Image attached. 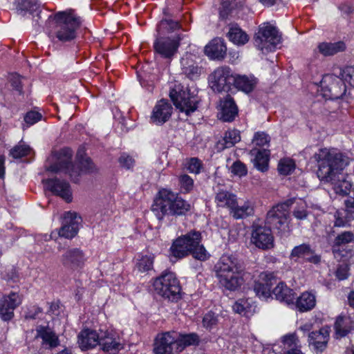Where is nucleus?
Segmentation results:
<instances>
[{"instance_id":"e433bc0d","label":"nucleus","mask_w":354,"mask_h":354,"mask_svg":"<svg viewBox=\"0 0 354 354\" xmlns=\"http://www.w3.org/2000/svg\"><path fill=\"white\" fill-rule=\"evenodd\" d=\"M316 305L314 295L305 292L299 297L296 301V307L300 312H306L312 310Z\"/></svg>"},{"instance_id":"bb28decb","label":"nucleus","mask_w":354,"mask_h":354,"mask_svg":"<svg viewBox=\"0 0 354 354\" xmlns=\"http://www.w3.org/2000/svg\"><path fill=\"white\" fill-rule=\"evenodd\" d=\"M77 214L68 212L64 214L62 226L59 230L60 236L72 239L78 232V222L76 221Z\"/></svg>"},{"instance_id":"5701e85b","label":"nucleus","mask_w":354,"mask_h":354,"mask_svg":"<svg viewBox=\"0 0 354 354\" xmlns=\"http://www.w3.org/2000/svg\"><path fill=\"white\" fill-rule=\"evenodd\" d=\"M35 330L36 337L41 339V345L46 349H53L59 345V336L48 326L39 325Z\"/></svg>"},{"instance_id":"a211bd4d","label":"nucleus","mask_w":354,"mask_h":354,"mask_svg":"<svg viewBox=\"0 0 354 354\" xmlns=\"http://www.w3.org/2000/svg\"><path fill=\"white\" fill-rule=\"evenodd\" d=\"M42 183L53 194L60 196L68 203L72 201V192L67 181L55 178L44 179Z\"/></svg>"},{"instance_id":"423d86ee","label":"nucleus","mask_w":354,"mask_h":354,"mask_svg":"<svg viewBox=\"0 0 354 354\" xmlns=\"http://www.w3.org/2000/svg\"><path fill=\"white\" fill-rule=\"evenodd\" d=\"M294 203V199H289L285 203L277 204L270 209L265 220V225L277 230L281 235H286L290 231L289 223V207Z\"/></svg>"},{"instance_id":"8fccbe9b","label":"nucleus","mask_w":354,"mask_h":354,"mask_svg":"<svg viewBox=\"0 0 354 354\" xmlns=\"http://www.w3.org/2000/svg\"><path fill=\"white\" fill-rule=\"evenodd\" d=\"M19 8L22 10L33 12L39 8L40 4L37 2V0H23L19 4Z\"/></svg>"},{"instance_id":"e2e57ef3","label":"nucleus","mask_w":354,"mask_h":354,"mask_svg":"<svg viewBox=\"0 0 354 354\" xmlns=\"http://www.w3.org/2000/svg\"><path fill=\"white\" fill-rule=\"evenodd\" d=\"M10 82L12 87L19 93H22V86L21 82V77L18 75H12L10 77Z\"/></svg>"},{"instance_id":"a19ab883","label":"nucleus","mask_w":354,"mask_h":354,"mask_svg":"<svg viewBox=\"0 0 354 354\" xmlns=\"http://www.w3.org/2000/svg\"><path fill=\"white\" fill-rule=\"evenodd\" d=\"M77 158L79 160V165H80L82 172L93 174L97 171V169L92 160L89 157H84L81 150L77 151Z\"/></svg>"},{"instance_id":"6e6552de","label":"nucleus","mask_w":354,"mask_h":354,"mask_svg":"<svg viewBox=\"0 0 354 354\" xmlns=\"http://www.w3.org/2000/svg\"><path fill=\"white\" fill-rule=\"evenodd\" d=\"M169 96L175 106L181 112L189 115L198 108L200 98L187 87H183L180 84L176 85L170 91Z\"/></svg>"},{"instance_id":"0e129e2a","label":"nucleus","mask_w":354,"mask_h":354,"mask_svg":"<svg viewBox=\"0 0 354 354\" xmlns=\"http://www.w3.org/2000/svg\"><path fill=\"white\" fill-rule=\"evenodd\" d=\"M296 341L297 337L294 334H289L283 336L282 337V342L285 346H287L288 348H291L292 346H296Z\"/></svg>"},{"instance_id":"0eeeda50","label":"nucleus","mask_w":354,"mask_h":354,"mask_svg":"<svg viewBox=\"0 0 354 354\" xmlns=\"http://www.w3.org/2000/svg\"><path fill=\"white\" fill-rule=\"evenodd\" d=\"M155 292L161 297L174 301L180 299V286L175 274L163 272L153 282Z\"/></svg>"},{"instance_id":"79ce46f5","label":"nucleus","mask_w":354,"mask_h":354,"mask_svg":"<svg viewBox=\"0 0 354 354\" xmlns=\"http://www.w3.org/2000/svg\"><path fill=\"white\" fill-rule=\"evenodd\" d=\"M180 28V25L178 21H175L171 19H163L158 24L157 31L159 35H164L166 32H174Z\"/></svg>"},{"instance_id":"680f3d73","label":"nucleus","mask_w":354,"mask_h":354,"mask_svg":"<svg viewBox=\"0 0 354 354\" xmlns=\"http://www.w3.org/2000/svg\"><path fill=\"white\" fill-rule=\"evenodd\" d=\"M119 162L122 167L130 169L133 167L134 160L131 156L123 153L119 158Z\"/></svg>"},{"instance_id":"72a5a7b5","label":"nucleus","mask_w":354,"mask_h":354,"mask_svg":"<svg viewBox=\"0 0 354 354\" xmlns=\"http://www.w3.org/2000/svg\"><path fill=\"white\" fill-rule=\"evenodd\" d=\"M257 84V80L253 76L234 75L233 84L236 88L246 93L252 92Z\"/></svg>"},{"instance_id":"69168bd1","label":"nucleus","mask_w":354,"mask_h":354,"mask_svg":"<svg viewBox=\"0 0 354 354\" xmlns=\"http://www.w3.org/2000/svg\"><path fill=\"white\" fill-rule=\"evenodd\" d=\"M245 301L243 300L237 301L233 306V310L239 314H241L245 310Z\"/></svg>"},{"instance_id":"393cba45","label":"nucleus","mask_w":354,"mask_h":354,"mask_svg":"<svg viewBox=\"0 0 354 354\" xmlns=\"http://www.w3.org/2000/svg\"><path fill=\"white\" fill-rule=\"evenodd\" d=\"M172 106L171 104L165 100H161L158 102L154 106L151 120L156 124H162L169 120L172 113Z\"/></svg>"},{"instance_id":"09e8293b","label":"nucleus","mask_w":354,"mask_h":354,"mask_svg":"<svg viewBox=\"0 0 354 354\" xmlns=\"http://www.w3.org/2000/svg\"><path fill=\"white\" fill-rule=\"evenodd\" d=\"M183 73L190 80L198 78L201 74V68L194 64L183 66Z\"/></svg>"},{"instance_id":"864d4df0","label":"nucleus","mask_w":354,"mask_h":354,"mask_svg":"<svg viewBox=\"0 0 354 354\" xmlns=\"http://www.w3.org/2000/svg\"><path fill=\"white\" fill-rule=\"evenodd\" d=\"M221 1H222L221 7L220 8L219 14H220V17L222 19H225L230 14L232 9L234 7H236L237 5L233 4L229 0H221Z\"/></svg>"},{"instance_id":"7c9ffc66","label":"nucleus","mask_w":354,"mask_h":354,"mask_svg":"<svg viewBox=\"0 0 354 354\" xmlns=\"http://www.w3.org/2000/svg\"><path fill=\"white\" fill-rule=\"evenodd\" d=\"M276 287L272 290V293L277 300L288 304H293L295 300V292L283 281H279L275 284Z\"/></svg>"},{"instance_id":"4be33fe9","label":"nucleus","mask_w":354,"mask_h":354,"mask_svg":"<svg viewBox=\"0 0 354 354\" xmlns=\"http://www.w3.org/2000/svg\"><path fill=\"white\" fill-rule=\"evenodd\" d=\"M98 345L103 351L110 354H116L123 348L119 336L109 331L101 332Z\"/></svg>"},{"instance_id":"49530a36","label":"nucleus","mask_w":354,"mask_h":354,"mask_svg":"<svg viewBox=\"0 0 354 354\" xmlns=\"http://www.w3.org/2000/svg\"><path fill=\"white\" fill-rule=\"evenodd\" d=\"M179 183L181 189H183L185 193H188L193 189L194 180L187 174H183L179 176Z\"/></svg>"},{"instance_id":"dca6fc26","label":"nucleus","mask_w":354,"mask_h":354,"mask_svg":"<svg viewBox=\"0 0 354 354\" xmlns=\"http://www.w3.org/2000/svg\"><path fill=\"white\" fill-rule=\"evenodd\" d=\"M177 333L165 332L158 334L154 342L153 352L155 354H172L176 349Z\"/></svg>"},{"instance_id":"cd10ccee","label":"nucleus","mask_w":354,"mask_h":354,"mask_svg":"<svg viewBox=\"0 0 354 354\" xmlns=\"http://www.w3.org/2000/svg\"><path fill=\"white\" fill-rule=\"evenodd\" d=\"M220 119L223 122H232L238 115V107L234 99L229 95L221 100Z\"/></svg>"},{"instance_id":"a18cd8bd","label":"nucleus","mask_w":354,"mask_h":354,"mask_svg":"<svg viewBox=\"0 0 354 354\" xmlns=\"http://www.w3.org/2000/svg\"><path fill=\"white\" fill-rule=\"evenodd\" d=\"M153 255H145L142 256L139 259L137 267L140 272H147L153 268Z\"/></svg>"},{"instance_id":"7ed1b4c3","label":"nucleus","mask_w":354,"mask_h":354,"mask_svg":"<svg viewBox=\"0 0 354 354\" xmlns=\"http://www.w3.org/2000/svg\"><path fill=\"white\" fill-rule=\"evenodd\" d=\"M191 209L190 204L170 189H161L156 194L151 211L161 221L165 215L182 216Z\"/></svg>"},{"instance_id":"de8ad7c7","label":"nucleus","mask_w":354,"mask_h":354,"mask_svg":"<svg viewBox=\"0 0 354 354\" xmlns=\"http://www.w3.org/2000/svg\"><path fill=\"white\" fill-rule=\"evenodd\" d=\"M295 169V165L291 160H281L278 165V171L281 174L288 175Z\"/></svg>"},{"instance_id":"b1692460","label":"nucleus","mask_w":354,"mask_h":354,"mask_svg":"<svg viewBox=\"0 0 354 354\" xmlns=\"http://www.w3.org/2000/svg\"><path fill=\"white\" fill-rule=\"evenodd\" d=\"M308 344L312 346L317 354L322 353L326 348L329 339V330L328 328H322L319 330L309 333Z\"/></svg>"},{"instance_id":"052dcab7","label":"nucleus","mask_w":354,"mask_h":354,"mask_svg":"<svg viewBox=\"0 0 354 354\" xmlns=\"http://www.w3.org/2000/svg\"><path fill=\"white\" fill-rule=\"evenodd\" d=\"M344 212H341L339 210H337L335 212L334 217H335V222H334V226L335 227H344L347 224V220L346 219L344 216Z\"/></svg>"},{"instance_id":"774afa93","label":"nucleus","mask_w":354,"mask_h":354,"mask_svg":"<svg viewBox=\"0 0 354 354\" xmlns=\"http://www.w3.org/2000/svg\"><path fill=\"white\" fill-rule=\"evenodd\" d=\"M5 157L0 156V178H3L5 175Z\"/></svg>"},{"instance_id":"ddd939ff","label":"nucleus","mask_w":354,"mask_h":354,"mask_svg":"<svg viewBox=\"0 0 354 354\" xmlns=\"http://www.w3.org/2000/svg\"><path fill=\"white\" fill-rule=\"evenodd\" d=\"M182 38L178 35L174 37L159 35L153 43L155 52L165 59H171L177 53Z\"/></svg>"},{"instance_id":"f257e3e1","label":"nucleus","mask_w":354,"mask_h":354,"mask_svg":"<svg viewBox=\"0 0 354 354\" xmlns=\"http://www.w3.org/2000/svg\"><path fill=\"white\" fill-rule=\"evenodd\" d=\"M317 164V175L321 181L330 183L337 194L346 196L352 185L341 174L348 165L349 158L342 153L326 148L319 149L314 154Z\"/></svg>"},{"instance_id":"f03ea898","label":"nucleus","mask_w":354,"mask_h":354,"mask_svg":"<svg viewBox=\"0 0 354 354\" xmlns=\"http://www.w3.org/2000/svg\"><path fill=\"white\" fill-rule=\"evenodd\" d=\"M214 270L219 283L225 289L235 291L243 283V262L232 254H223Z\"/></svg>"},{"instance_id":"9d476101","label":"nucleus","mask_w":354,"mask_h":354,"mask_svg":"<svg viewBox=\"0 0 354 354\" xmlns=\"http://www.w3.org/2000/svg\"><path fill=\"white\" fill-rule=\"evenodd\" d=\"M60 156L58 161L50 165L47 168V170L54 173L63 171L69 175L72 181L77 183L79 176L82 171L80 165L76 166L72 162V150L69 148L63 149L60 151Z\"/></svg>"},{"instance_id":"bf43d9fd","label":"nucleus","mask_w":354,"mask_h":354,"mask_svg":"<svg viewBox=\"0 0 354 354\" xmlns=\"http://www.w3.org/2000/svg\"><path fill=\"white\" fill-rule=\"evenodd\" d=\"M348 266L346 263L340 264L337 266V270L335 271V277L339 280H344L347 279L348 276Z\"/></svg>"},{"instance_id":"2eb2a0df","label":"nucleus","mask_w":354,"mask_h":354,"mask_svg":"<svg viewBox=\"0 0 354 354\" xmlns=\"http://www.w3.org/2000/svg\"><path fill=\"white\" fill-rule=\"evenodd\" d=\"M277 283V277L272 272H263L254 281V291L259 298L268 299L271 296V288Z\"/></svg>"},{"instance_id":"473e14b6","label":"nucleus","mask_w":354,"mask_h":354,"mask_svg":"<svg viewBox=\"0 0 354 354\" xmlns=\"http://www.w3.org/2000/svg\"><path fill=\"white\" fill-rule=\"evenodd\" d=\"M236 195L227 190L221 189L216 193L215 202L217 206L227 208L230 212L236 205Z\"/></svg>"},{"instance_id":"4d7b16f0","label":"nucleus","mask_w":354,"mask_h":354,"mask_svg":"<svg viewBox=\"0 0 354 354\" xmlns=\"http://www.w3.org/2000/svg\"><path fill=\"white\" fill-rule=\"evenodd\" d=\"M342 77L351 86L354 87V67L349 66L346 68L341 73Z\"/></svg>"},{"instance_id":"ea45409f","label":"nucleus","mask_w":354,"mask_h":354,"mask_svg":"<svg viewBox=\"0 0 354 354\" xmlns=\"http://www.w3.org/2000/svg\"><path fill=\"white\" fill-rule=\"evenodd\" d=\"M228 37L237 45H243L249 40L248 35L238 26H232L230 28Z\"/></svg>"},{"instance_id":"3c124183","label":"nucleus","mask_w":354,"mask_h":354,"mask_svg":"<svg viewBox=\"0 0 354 354\" xmlns=\"http://www.w3.org/2000/svg\"><path fill=\"white\" fill-rule=\"evenodd\" d=\"M30 150V147L27 145H17L10 150V154L14 158H20L28 155Z\"/></svg>"},{"instance_id":"5fc2aeb1","label":"nucleus","mask_w":354,"mask_h":354,"mask_svg":"<svg viewBox=\"0 0 354 354\" xmlns=\"http://www.w3.org/2000/svg\"><path fill=\"white\" fill-rule=\"evenodd\" d=\"M41 114L37 111H29L24 116V121L27 124V127L35 124L41 119Z\"/></svg>"},{"instance_id":"39448f33","label":"nucleus","mask_w":354,"mask_h":354,"mask_svg":"<svg viewBox=\"0 0 354 354\" xmlns=\"http://www.w3.org/2000/svg\"><path fill=\"white\" fill-rule=\"evenodd\" d=\"M201 234L198 231L192 230L176 239L170 248L172 257L182 259L191 254L199 261H205L209 254L201 243Z\"/></svg>"},{"instance_id":"58836bf2","label":"nucleus","mask_w":354,"mask_h":354,"mask_svg":"<svg viewBox=\"0 0 354 354\" xmlns=\"http://www.w3.org/2000/svg\"><path fill=\"white\" fill-rule=\"evenodd\" d=\"M199 337L196 333L180 335L177 333L176 350L182 351L185 347L192 345H198Z\"/></svg>"},{"instance_id":"13d9d810","label":"nucleus","mask_w":354,"mask_h":354,"mask_svg":"<svg viewBox=\"0 0 354 354\" xmlns=\"http://www.w3.org/2000/svg\"><path fill=\"white\" fill-rule=\"evenodd\" d=\"M201 162L197 158H192L187 165V170L194 174H199L201 168Z\"/></svg>"},{"instance_id":"aec40b11","label":"nucleus","mask_w":354,"mask_h":354,"mask_svg":"<svg viewBox=\"0 0 354 354\" xmlns=\"http://www.w3.org/2000/svg\"><path fill=\"white\" fill-rule=\"evenodd\" d=\"M290 258L295 261L302 259L304 261L316 265L321 261V256L317 254L311 246L307 243L294 247L290 252Z\"/></svg>"},{"instance_id":"c756f323","label":"nucleus","mask_w":354,"mask_h":354,"mask_svg":"<svg viewBox=\"0 0 354 354\" xmlns=\"http://www.w3.org/2000/svg\"><path fill=\"white\" fill-rule=\"evenodd\" d=\"M100 335L96 331L85 329L78 335V344L82 351H86L99 344Z\"/></svg>"},{"instance_id":"f3484780","label":"nucleus","mask_w":354,"mask_h":354,"mask_svg":"<svg viewBox=\"0 0 354 354\" xmlns=\"http://www.w3.org/2000/svg\"><path fill=\"white\" fill-rule=\"evenodd\" d=\"M354 243V233L351 231H344L338 234L333 240L332 252L336 259H342L351 254V249H346L344 247Z\"/></svg>"},{"instance_id":"4c0bfd02","label":"nucleus","mask_w":354,"mask_h":354,"mask_svg":"<svg viewBox=\"0 0 354 354\" xmlns=\"http://www.w3.org/2000/svg\"><path fill=\"white\" fill-rule=\"evenodd\" d=\"M240 140L239 131L236 129L229 130L225 133L223 139L218 142V147L221 149L230 148Z\"/></svg>"},{"instance_id":"603ef678","label":"nucleus","mask_w":354,"mask_h":354,"mask_svg":"<svg viewBox=\"0 0 354 354\" xmlns=\"http://www.w3.org/2000/svg\"><path fill=\"white\" fill-rule=\"evenodd\" d=\"M270 141V136L263 131H259L255 133L252 139V142L257 146H264L269 144Z\"/></svg>"},{"instance_id":"f704fd0d","label":"nucleus","mask_w":354,"mask_h":354,"mask_svg":"<svg viewBox=\"0 0 354 354\" xmlns=\"http://www.w3.org/2000/svg\"><path fill=\"white\" fill-rule=\"evenodd\" d=\"M254 212V206L250 201H245L241 205L236 201L230 214L234 219H243L253 215Z\"/></svg>"},{"instance_id":"20e7f679","label":"nucleus","mask_w":354,"mask_h":354,"mask_svg":"<svg viewBox=\"0 0 354 354\" xmlns=\"http://www.w3.org/2000/svg\"><path fill=\"white\" fill-rule=\"evenodd\" d=\"M81 24L80 17L75 16L72 10L59 12L50 15L47 21V30L50 37L62 42L71 41L76 37V31Z\"/></svg>"},{"instance_id":"6e6d98bb","label":"nucleus","mask_w":354,"mask_h":354,"mask_svg":"<svg viewBox=\"0 0 354 354\" xmlns=\"http://www.w3.org/2000/svg\"><path fill=\"white\" fill-rule=\"evenodd\" d=\"M231 169L234 174L239 176H243L247 174V169L245 165L239 160L233 163L231 167Z\"/></svg>"},{"instance_id":"c85d7f7f","label":"nucleus","mask_w":354,"mask_h":354,"mask_svg":"<svg viewBox=\"0 0 354 354\" xmlns=\"http://www.w3.org/2000/svg\"><path fill=\"white\" fill-rule=\"evenodd\" d=\"M336 338H342L354 331V320L349 316L339 315L334 324Z\"/></svg>"},{"instance_id":"9b49d317","label":"nucleus","mask_w":354,"mask_h":354,"mask_svg":"<svg viewBox=\"0 0 354 354\" xmlns=\"http://www.w3.org/2000/svg\"><path fill=\"white\" fill-rule=\"evenodd\" d=\"M234 81V74L229 66L217 68L209 75L211 88L216 92H227Z\"/></svg>"},{"instance_id":"a878e982","label":"nucleus","mask_w":354,"mask_h":354,"mask_svg":"<svg viewBox=\"0 0 354 354\" xmlns=\"http://www.w3.org/2000/svg\"><path fill=\"white\" fill-rule=\"evenodd\" d=\"M205 54L211 59L223 60L227 53V47L223 39L214 38L204 48Z\"/></svg>"},{"instance_id":"338daca9","label":"nucleus","mask_w":354,"mask_h":354,"mask_svg":"<svg viewBox=\"0 0 354 354\" xmlns=\"http://www.w3.org/2000/svg\"><path fill=\"white\" fill-rule=\"evenodd\" d=\"M41 313V309L39 307L34 308L33 310H30L25 315L26 319H35L37 318L38 314Z\"/></svg>"},{"instance_id":"c03bdc74","label":"nucleus","mask_w":354,"mask_h":354,"mask_svg":"<svg viewBox=\"0 0 354 354\" xmlns=\"http://www.w3.org/2000/svg\"><path fill=\"white\" fill-rule=\"evenodd\" d=\"M218 323V316L212 311L207 313L203 319V326L209 330L215 327Z\"/></svg>"},{"instance_id":"412c9836","label":"nucleus","mask_w":354,"mask_h":354,"mask_svg":"<svg viewBox=\"0 0 354 354\" xmlns=\"http://www.w3.org/2000/svg\"><path fill=\"white\" fill-rule=\"evenodd\" d=\"M61 261L65 268L77 270L84 266L86 258L84 253L80 249L71 248L62 256Z\"/></svg>"},{"instance_id":"6ab92c4d","label":"nucleus","mask_w":354,"mask_h":354,"mask_svg":"<svg viewBox=\"0 0 354 354\" xmlns=\"http://www.w3.org/2000/svg\"><path fill=\"white\" fill-rule=\"evenodd\" d=\"M20 297L15 292L5 295L0 301V317L5 322L14 317L15 309L21 304Z\"/></svg>"},{"instance_id":"4468645a","label":"nucleus","mask_w":354,"mask_h":354,"mask_svg":"<svg viewBox=\"0 0 354 354\" xmlns=\"http://www.w3.org/2000/svg\"><path fill=\"white\" fill-rule=\"evenodd\" d=\"M343 77L328 76L322 82V95L328 99L335 100L343 97L346 93V87Z\"/></svg>"},{"instance_id":"c9c22d12","label":"nucleus","mask_w":354,"mask_h":354,"mask_svg":"<svg viewBox=\"0 0 354 354\" xmlns=\"http://www.w3.org/2000/svg\"><path fill=\"white\" fill-rule=\"evenodd\" d=\"M252 155H255L254 159V167L261 171H266L268 169L270 151L266 149L251 151Z\"/></svg>"},{"instance_id":"37998d69","label":"nucleus","mask_w":354,"mask_h":354,"mask_svg":"<svg viewBox=\"0 0 354 354\" xmlns=\"http://www.w3.org/2000/svg\"><path fill=\"white\" fill-rule=\"evenodd\" d=\"M292 215L298 220H304L308 217L307 205L304 201L297 203L292 211Z\"/></svg>"},{"instance_id":"f8f14e48","label":"nucleus","mask_w":354,"mask_h":354,"mask_svg":"<svg viewBox=\"0 0 354 354\" xmlns=\"http://www.w3.org/2000/svg\"><path fill=\"white\" fill-rule=\"evenodd\" d=\"M251 243L263 250L274 247V236L270 227L265 224L254 223L252 225Z\"/></svg>"},{"instance_id":"1a4fd4ad","label":"nucleus","mask_w":354,"mask_h":354,"mask_svg":"<svg viewBox=\"0 0 354 354\" xmlns=\"http://www.w3.org/2000/svg\"><path fill=\"white\" fill-rule=\"evenodd\" d=\"M254 40V46L263 53H267L274 50L281 43V36L275 27L264 24L259 26Z\"/></svg>"},{"instance_id":"2f4dec72","label":"nucleus","mask_w":354,"mask_h":354,"mask_svg":"<svg viewBox=\"0 0 354 354\" xmlns=\"http://www.w3.org/2000/svg\"><path fill=\"white\" fill-rule=\"evenodd\" d=\"M319 52L324 57L333 56L346 50V45L342 41L337 42H322L317 46Z\"/></svg>"}]
</instances>
